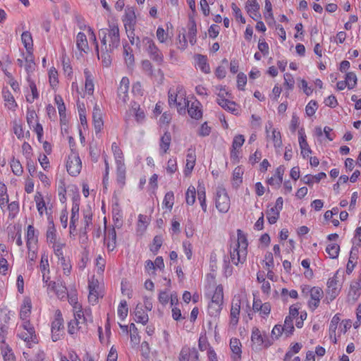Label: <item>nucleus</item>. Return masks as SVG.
<instances>
[{"label": "nucleus", "mask_w": 361, "mask_h": 361, "mask_svg": "<svg viewBox=\"0 0 361 361\" xmlns=\"http://www.w3.org/2000/svg\"><path fill=\"white\" fill-rule=\"evenodd\" d=\"M79 219V204L74 203L71 209V216L70 221V232L72 233L75 231V223Z\"/></svg>", "instance_id": "nucleus-25"}, {"label": "nucleus", "mask_w": 361, "mask_h": 361, "mask_svg": "<svg viewBox=\"0 0 361 361\" xmlns=\"http://www.w3.org/2000/svg\"><path fill=\"white\" fill-rule=\"evenodd\" d=\"M77 47L80 51H85L88 47L87 37L85 33L80 32L76 38Z\"/></svg>", "instance_id": "nucleus-42"}, {"label": "nucleus", "mask_w": 361, "mask_h": 361, "mask_svg": "<svg viewBox=\"0 0 361 361\" xmlns=\"http://www.w3.org/2000/svg\"><path fill=\"white\" fill-rule=\"evenodd\" d=\"M2 95L5 102V106L8 109L15 111L18 104L11 92L8 90L3 89Z\"/></svg>", "instance_id": "nucleus-20"}, {"label": "nucleus", "mask_w": 361, "mask_h": 361, "mask_svg": "<svg viewBox=\"0 0 361 361\" xmlns=\"http://www.w3.org/2000/svg\"><path fill=\"white\" fill-rule=\"evenodd\" d=\"M64 334L63 319L59 310L55 312V319L51 323V339L54 342L60 340Z\"/></svg>", "instance_id": "nucleus-4"}, {"label": "nucleus", "mask_w": 361, "mask_h": 361, "mask_svg": "<svg viewBox=\"0 0 361 361\" xmlns=\"http://www.w3.org/2000/svg\"><path fill=\"white\" fill-rule=\"evenodd\" d=\"M123 55L127 66H133L134 64V55L132 54L131 48L128 44L123 45Z\"/></svg>", "instance_id": "nucleus-40"}, {"label": "nucleus", "mask_w": 361, "mask_h": 361, "mask_svg": "<svg viewBox=\"0 0 361 361\" xmlns=\"http://www.w3.org/2000/svg\"><path fill=\"white\" fill-rule=\"evenodd\" d=\"M142 44L147 51L149 57L158 63H161L164 60V56L159 48L154 44L152 39L145 37L142 39Z\"/></svg>", "instance_id": "nucleus-3"}, {"label": "nucleus", "mask_w": 361, "mask_h": 361, "mask_svg": "<svg viewBox=\"0 0 361 361\" xmlns=\"http://www.w3.org/2000/svg\"><path fill=\"white\" fill-rule=\"evenodd\" d=\"M324 292L319 287L314 286L310 293V300L308 301V306L312 311L316 310L319 305Z\"/></svg>", "instance_id": "nucleus-11"}, {"label": "nucleus", "mask_w": 361, "mask_h": 361, "mask_svg": "<svg viewBox=\"0 0 361 361\" xmlns=\"http://www.w3.org/2000/svg\"><path fill=\"white\" fill-rule=\"evenodd\" d=\"M188 37L192 45L196 42L197 26L196 23L193 18H190L188 23Z\"/></svg>", "instance_id": "nucleus-29"}, {"label": "nucleus", "mask_w": 361, "mask_h": 361, "mask_svg": "<svg viewBox=\"0 0 361 361\" xmlns=\"http://www.w3.org/2000/svg\"><path fill=\"white\" fill-rule=\"evenodd\" d=\"M251 341L259 347L264 345L265 348H268L272 344L269 338H264L262 337L259 330L257 328L252 330Z\"/></svg>", "instance_id": "nucleus-15"}, {"label": "nucleus", "mask_w": 361, "mask_h": 361, "mask_svg": "<svg viewBox=\"0 0 361 361\" xmlns=\"http://www.w3.org/2000/svg\"><path fill=\"white\" fill-rule=\"evenodd\" d=\"M217 103L222 108L231 112H235L236 111L235 103L234 102H231L227 99H225L223 96H221L220 94H218Z\"/></svg>", "instance_id": "nucleus-26"}, {"label": "nucleus", "mask_w": 361, "mask_h": 361, "mask_svg": "<svg viewBox=\"0 0 361 361\" xmlns=\"http://www.w3.org/2000/svg\"><path fill=\"white\" fill-rule=\"evenodd\" d=\"M340 246L338 244L332 243L327 245L326 252L331 259H336L338 257Z\"/></svg>", "instance_id": "nucleus-45"}, {"label": "nucleus", "mask_w": 361, "mask_h": 361, "mask_svg": "<svg viewBox=\"0 0 361 361\" xmlns=\"http://www.w3.org/2000/svg\"><path fill=\"white\" fill-rule=\"evenodd\" d=\"M59 261L63 268V274L68 276L71 274L72 269L69 260L66 259L64 257H61L60 259H59Z\"/></svg>", "instance_id": "nucleus-62"}, {"label": "nucleus", "mask_w": 361, "mask_h": 361, "mask_svg": "<svg viewBox=\"0 0 361 361\" xmlns=\"http://www.w3.org/2000/svg\"><path fill=\"white\" fill-rule=\"evenodd\" d=\"M285 171L283 166H279L274 176L268 179V183L272 186L279 187L283 181V176Z\"/></svg>", "instance_id": "nucleus-18"}, {"label": "nucleus", "mask_w": 361, "mask_h": 361, "mask_svg": "<svg viewBox=\"0 0 361 361\" xmlns=\"http://www.w3.org/2000/svg\"><path fill=\"white\" fill-rule=\"evenodd\" d=\"M31 308L32 304L29 298H25L23 300V305L21 306L20 312V317L23 322L29 321L27 318L30 316Z\"/></svg>", "instance_id": "nucleus-23"}, {"label": "nucleus", "mask_w": 361, "mask_h": 361, "mask_svg": "<svg viewBox=\"0 0 361 361\" xmlns=\"http://www.w3.org/2000/svg\"><path fill=\"white\" fill-rule=\"evenodd\" d=\"M241 300L240 297H234L232 300L230 312V325L235 327L238 323L240 312Z\"/></svg>", "instance_id": "nucleus-8"}, {"label": "nucleus", "mask_w": 361, "mask_h": 361, "mask_svg": "<svg viewBox=\"0 0 361 361\" xmlns=\"http://www.w3.org/2000/svg\"><path fill=\"white\" fill-rule=\"evenodd\" d=\"M224 301V292L222 285H218L214 290L212 297V302H216L217 304L223 305Z\"/></svg>", "instance_id": "nucleus-38"}, {"label": "nucleus", "mask_w": 361, "mask_h": 361, "mask_svg": "<svg viewBox=\"0 0 361 361\" xmlns=\"http://www.w3.org/2000/svg\"><path fill=\"white\" fill-rule=\"evenodd\" d=\"M125 21V27L126 30H134V26L135 24V16L134 12H130L126 13Z\"/></svg>", "instance_id": "nucleus-53"}, {"label": "nucleus", "mask_w": 361, "mask_h": 361, "mask_svg": "<svg viewBox=\"0 0 361 361\" xmlns=\"http://www.w3.org/2000/svg\"><path fill=\"white\" fill-rule=\"evenodd\" d=\"M111 149L113 151L116 164H118V162H119V161L121 162H123V152L116 142L112 143Z\"/></svg>", "instance_id": "nucleus-58"}, {"label": "nucleus", "mask_w": 361, "mask_h": 361, "mask_svg": "<svg viewBox=\"0 0 361 361\" xmlns=\"http://www.w3.org/2000/svg\"><path fill=\"white\" fill-rule=\"evenodd\" d=\"M89 295L88 300L92 304H95L98 301V293L97 290V286L94 283V282L92 281L89 283Z\"/></svg>", "instance_id": "nucleus-34"}, {"label": "nucleus", "mask_w": 361, "mask_h": 361, "mask_svg": "<svg viewBox=\"0 0 361 361\" xmlns=\"http://www.w3.org/2000/svg\"><path fill=\"white\" fill-rule=\"evenodd\" d=\"M92 120L96 133H99L103 128L102 113L98 105H95L92 112Z\"/></svg>", "instance_id": "nucleus-13"}, {"label": "nucleus", "mask_w": 361, "mask_h": 361, "mask_svg": "<svg viewBox=\"0 0 361 361\" xmlns=\"http://www.w3.org/2000/svg\"><path fill=\"white\" fill-rule=\"evenodd\" d=\"M171 141V134L169 132H166L161 137L160 140V149L161 154H164L167 152L169 149Z\"/></svg>", "instance_id": "nucleus-31"}, {"label": "nucleus", "mask_w": 361, "mask_h": 361, "mask_svg": "<svg viewBox=\"0 0 361 361\" xmlns=\"http://www.w3.org/2000/svg\"><path fill=\"white\" fill-rule=\"evenodd\" d=\"M268 139L272 140L274 145L276 148H279L282 146L281 136L279 131L276 129H272L271 135H267Z\"/></svg>", "instance_id": "nucleus-41"}, {"label": "nucleus", "mask_w": 361, "mask_h": 361, "mask_svg": "<svg viewBox=\"0 0 361 361\" xmlns=\"http://www.w3.org/2000/svg\"><path fill=\"white\" fill-rule=\"evenodd\" d=\"M197 197L202 210L207 212L206 192L204 187H198Z\"/></svg>", "instance_id": "nucleus-47"}, {"label": "nucleus", "mask_w": 361, "mask_h": 361, "mask_svg": "<svg viewBox=\"0 0 361 361\" xmlns=\"http://www.w3.org/2000/svg\"><path fill=\"white\" fill-rule=\"evenodd\" d=\"M222 305L221 304L210 302L208 305V314L212 317H217L222 310Z\"/></svg>", "instance_id": "nucleus-46"}, {"label": "nucleus", "mask_w": 361, "mask_h": 361, "mask_svg": "<svg viewBox=\"0 0 361 361\" xmlns=\"http://www.w3.org/2000/svg\"><path fill=\"white\" fill-rule=\"evenodd\" d=\"M196 190L194 186H190L185 193V201L188 205H192L195 202Z\"/></svg>", "instance_id": "nucleus-48"}, {"label": "nucleus", "mask_w": 361, "mask_h": 361, "mask_svg": "<svg viewBox=\"0 0 361 361\" xmlns=\"http://www.w3.org/2000/svg\"><path fill=\"white\" fill-rule=\"evenodd\" d=\"M128 308L127 302L125 300H123L120 302L118 307V315L121 320H124L128 315Z\"/></svg>", "instance_id": "nucleus-50"}, {"label": "nucleus", "mask_w": 361, "mask_h": 361, "mask_svg": "<svg viewBox=\"0 0 361 361\" xmlns=\"http://www.w3.org/2000/svg\"><path fill=\"white\" fill-rule=\"evenodd\" d=\"M54 100L57 105L60 117L64 118L66 116V106L62 97L60 95H56Z\"/></svg>", "instance_id": "nucleus-52"}, {"label": "nucleus", "mask_w": 361, "mask_h": 361, "mask_svg": "<svg viewBox=\"0 0 361 361\" xmlns=\"http://www.w3.org/2000/svg\"><path fill=\"white\" fill-rule=\"evenodd\" d=\"M56 238V229L54 227V224L51 221H50V225L49 226L48 229L47 231V239L49 243H55Z\"/></svg>", "instance_id": "nucleus-54"}, {"label": "nucleus", "mask_w": 361, "mask_h": 361, "mask_svg": "<svg viewBox=\"0 0 361 361\" xmlns=\"http://www.w3.org/2000/svg\"><path fill=\"white\" fill-rule=\"evenodd\" d=\"M21 40L27 52L32 51L33 40L31 33L28 31L23 32L21 35Z\"/></svg>", "instance_id": "nucleus-32"}, {"label": "nucleus", "mask_w": 361, "mask_h": 361, "mask_svg": "<svg viewBox=\"0 0 361 361\" xmlns=\"http://www.w3.org/2000/svg\"><path fill=\"white\" fill-rule=\"evenodd\" d=\"M230 198L225 188L218 187L215 193V204L221 213H226L230 208Z\"/></svg>", "instance_id": "nucleus-2"}, {"label": "nucleus", "mask_w": 361, "mask_h": 361, "mask_svg": "<svg viewBox=\"0 0 361 361\" xmlns=\"http://www.w3.org/2000/svg\"><path fill=\"white\" fill-rule=\"evenodd\" d=\"M106 30V36L109 38V47L110 51L118 48L120 45V35L118 25L113 24L109 25V30Z\"/></svg>", "instance_id": "nucleus-7"}, {"label": "nucleus", "mask_w": 361, "mask_h": 361, "mask_svg": "<svg viewBox=\"0 0 361 361\" xmlns=\"http://www.w3.org/2000/svg\"><path fill=\"white\" fill-rule=\"evenodd\" d=\"M299 134V145L301 149V154L304 158L308 157L311 154L312 150L309 147V145L306 140V135L305 134L304 129L301 128L298 130Z\"/></svg>", "instance_id": "nucleus-16"}, {"label": "nucleus", "mask_w": 361, "mask_h": 361, "mask_svg": "<svg viewBox=\"0 0 361 361\" xmlns=\"http://www.w3.org/2000/svg\"><path fill=\"white\" fill-rule=\"evenodd\" d=\"M92 214L90 211H85L83 212V223L84 226L81 229V233L83 235H86L87 231L90 229V226L92 224Z\"/></svg>", "instance_id": "nucleus-37"}, {"label": "nucleus", "mask_w": 361, "mask_h": 361, "mask_svg": "<svg viewBox=\"0 0 361 361\" xmlns=\"http://www.w3.org/2000/svg\"><path fill=\"white\" fill-rule=\"evenodd\" d=\"M47 286L49 291H53L56 293L57 297L61 300H64L67 297V288L62 283H56L54 281H49L47 283H44Z\"/></svg>", "instance_id": "nucleus-9"}, {"label": "nucleus", "mask_w": 361, "mask_h": 361, "mask_svg": "<svg viewBox=\"0 0 361 361\" xmlns=\"http://www.w3.org/2000/svg\"><path fill=\"white\" fill-rule=\"evenodd\" d=\"M237 234L238 239L234 246L247 250L248 242L246 235L240 229H238Z\"/></svg>", "instance_id": "nucleus-33"}, {"label": "nucleus", "mask_w": 361, "mask_h": 361, "mask_svg": "<svg viewBox=\"0 0 361 361\" xmlns=\"http://www.w3.org/2000/svg\"><path fill=\"white\" fill-rule=\"evenodd\" d=\"M23 59L25 61V68L27 76H30V74L35 71L36 66L32 51L27 52L25 56L23 54Z\"/></svg>", "instance_id": "nucleus-21"}, {"label": "nucleus", "mask_w": 361, "mask_h": 361, "mask_svg": "<svg viewBox=\"0 0 361 361\" xmlns=\"http://www.w3.org/2000/svg\"><path fill=\"white\" fill-rule=\"evenodd\" d=\"M180 88H183L182 87H177L176 90L170 89L169 91V104L171 107L173 106V104L176 102L178 99V97L180 95V93L178 92V90Z\"/></svg>", "instance_id": "nucleus-59"}, {"label": "nucleus", "mask_w": 361, "mask_h": 361, "mask_svg": "<svg viewBox=\"0 0 361 361\" xmlns=\"http://www.w3.org/2000/svg\"><path fill=\"white\" fill-rule=\"evenodd\" d=\"M178 92L180 93V95L178 97V99L173 106L177 108V111L180 114H185L186 107H188L189 105V101L185 99V94L183 88H180Z\"/></svg>", "instance_id": "nucleus-14"}, {"label": "nucleus", "mask_w": 361, "mask_h": 361, "mask_svg": "<svg viewBox=\"0 0 361 361\" xmlns=\"http://www.w3.org/2000/svg\"><path fill=\"white\" fill-rule=\"evenodd\" d=\"M174 203V195L172 191L167 192L164 196L163 204L166 208L171 210Z\"/></svg>", "instance_id": "nucleus-56"}, {"label": "nucleus", "mask_w": 361, "mask_h": 361, "mask_svg": "<svg viewBox=\"0 0 361 361\" xmlns=\"http://www.w3.org/2000/svg\"><path fill=\"white\" fill-rule=\"evenodd\" d=\"M345 80L348 89H353L357 84V76L354 73L349 72L346 74Z\"/></svg>", "instance_id": "nucleus-63"}, {"label": "nucleus", "mask_w": 361, "mask_h": 361, "mask_svg": "<svg viewBox=\"0 0 361 361\" xmlns=\"http://www.w3.org/2000/svg\"><path fill=\"white\" fill-rule=\"evenodd\" d=\"M246 8L247 13L253 20H257L258 18L261 17L259 12V5L257 2V0H253L252 1H248L246 3Z\"/></svg>", "instance_id": "nucleus-17"}, {"label": "nucleus", "mask_w": 361, "mask_h": 361, "mask_svg": "<svg viewBox=\"0 0 361 361\" xmlns=\"http://www.w3.org/2000/svg\"><path fill=\"white\" fill-rule=\"evenodd\" d=\"M20 328H22L23 331L18 334V336L26 342L29 348H31L32 344L38 343L35 328L30 324V321L23 322Z\"/></svg>", "instance_id": "nucleus-1"}, {"label": "nucleus", "mask_w": 361, "mask_h": 361, "mask_svg": "<svg viewBox=\"0 0 361 361\" xmlns=\"http://www.w3.org/2000/svg\"><path fill=\"white\" fill-rule=\"evenodd\" d=\"M197 63L198 67L200 70L204 73H210V68L207 63V56L201 54H197L196 56Z\"/></svg>", "instance_id": "nucleus-35"}, {"label": "nucleus", "mask_w": 361, "mask_h": 361, "mask_svg": "<svg viewBox=\"0 0 361 361\" xmlns=\"http://www.w3.org/2000/svg\"><path fill=\"white\" fill-rule=\"evenodd\" d=\"M341 318L338 314H335L333 318L331 319L330 326H329V331H330V336L331 338H333V334H335L337 325L340 322Z\"/></svg>", "instance_id": "nucleus-60"}, {"label": "nucleus", "mask_w": 361, "mask_h": 361, "mask_svg": "<svg viewBox=\"0 0 361 361\" xmlns=\"http://www.w3.org/2000/svg\"><path fill=\"white\" fill-rule=\"evenodd\" d=\"M99 37L101 39L102 47L101 54H99V58L98 57V59H99L101 58L103 65L106 67H109L111 63L110 53L112 51H110L109 48H108L106 45V30L105 29L99 30Z\"/></svg>", "instance_id": "nucleus-5"}, {"label": "nucleus", "mask_w": 361, "mask_h": 361, "mask_svg": "<svg viewBox=\"0 0 361 361\" xmlns=\"http://www.w3.org/2000/svg\"><path fill=\"white\" fill-rule=\"evenodd\" d=\"M283 328L284 333L287 336L293 334L294 331V326L293 324V319L291 316H287L284 321V325L282 326Z\"/></svg>", "instance_id": "nucleus-49"}, {"label": "nucleus", "mask_w": 361, "mask_h": 361, "mask_svg": "<svg viewBox=\"0 0 361 361\" xmlns=\"http://www.w3.org/2000/svg\"><path fill=\"white\" fill-rule=\"evenodd\" d=\"M196 161V154L194 150L189 149L188 150L187 158H186V165H185V174L188 171L190 173L193 169Z\"/></svg>", "instance_id": "nucleus-30"}, {"label": "nucleus", "mask_w": 361, "mask_h": 361, "mask_svg": "<svg viewBox=\"0 0 361 361\" xmlns=\"http://www.w3.org/2000/svg\"><path fill=\"white\" fill-rule=\"evenodd\" d=\"M116 180L118 185L123 188L126 183V166L124 162H118L116 164Z\"/></svg>", "instance_id": "nucleus-22"}, {"label": "nucleus", "mask_w": 361, "mask_h": 361, "mask_svg": "<svg viewBox=\"0 0 361 361\" xmlns=\"http://www.w3.org/2000/svg\"><path fill=\"white\" fill-rule=\"evenodd\" d=\"M337 281L336 279L331 278L329 279L327 281V287L329 290H331L332 293L331 294V300H333L336 298L337 295Z\"/></svg>", "instance_id": "nucleus-61"}, {"label": "nucleus", "mask_w": 361, "mask_h": 361, "mask_svg": "<svg viewBox=\"0 0 361 361\" xmlns=\"http://www.w3.org/2000/svg\"><path fill=\"white\" fill-rule=\"evenodd\" d=\"M358 252V250L355 247H352L350 252V257L349 259L346 266V274H350L352 271H353L355 264H356V260H357V255Z\"/></svg>", "instance_id": "nucleus-24"}, {"label": "nucleus", "mask_w": 361, "mask_h": 361, "mask_svg": "<svg viewBox=\"0 0 361 361\" xmlns=\"http://www.w3.org/2000/svg\"><path fill=\"white\" fill-rule=\"evenodd\" d=\"M230 348L233 353L238 356V358H240L241 355V343L237 338H231L230 341Z\"/></svg>", "instance_id": "nucleus-43"}, {"label": "nucleus", "mask_w": 361, "mask_h": 361, "mask_svg": "<svg viewBox=\"0 0 361 361\" xmlns=\"http://www.w3.org/2000/svg\"><path fill=\"white\" fill-rule=\"evenodd\" d=\"M135 322L146 324L149 320L148 314L143 310L142 306L137 305L134 311Z\"/></svg>", "instance_id": "nucleus-27"}, {"label": "nucleus", "mask_w": 361, "mask_h": 361, "mask_svg": "<svg viewBox=\"0 0 361 361\" xmlns=\"http://www.w3.org/2000/svg\"><path fill=\"white\" fill-rule=\"evenodd\" d=\"M66 184L64 180H61L59 182V186H58V195L59 198L61 202L64 203L66 201Z\"/></svg>", "instance_id": "nucleus-57"}, {"label": "nucleus", "mask_w": 361, "mask_h": 361, "mask_svg": "<svg viewBox=\"0 0 361 361\" xmlns=\"http://www.w3.org/2000/svg\"><path fill=\"white\" fill-rule=\"evenodd\" d=\"M247 250L238 248L235 246L230 250V257L232 263L236 266L239 264H243L247 259Z\"/></svg>", "instance_id": "nucleus-10"}, {"label": "nucleus", "mask_w": 361, "mask_h": 361, "mask_svg": "<svg viewBox=\"0 0 361 361\" xmlns=\"http://www.w3.org/2000/svg\"><path fill=\"white\" fill-rule=\"evenodd\" d=\"M78 310L74 314V319L78 322V324L87 323V322H92L91 312L90 310H85L83 312L81 310V306L78 305Z\"/></svg>", "instance_id": "nucleus-19"}, {"label": "nucleus", "mask_w": 361, "mask_h": 361, "mask_svg": "<svg viewBox=\"0 0 361 361\" xmlns=\"http://www.w3.org/2000/svg\"><path fill=\"white\" fill-rule=\"evenodd\" d=\"M11 168L12 169L13 173L16 176L22 175L23 170V166L19 161V160L13 158L11 161Z\"/></svg>", "instance_id": "nucleus-55"}, {"label": "nucleus", "mask_w": 361, "mask_h": 361, "mask_svg": "<svg viewBox=\"0 0 361 361\" xmlns=\"http://www.w3.org/2000/svg\"><path fill=\"white\" fill-rule=\"evenodd\" d=\"M130 81L127 77H123L120 82V85L118 88V97L120 100L123 103H126L128 99V89H129Z\"/></svg>", "instance_id": "nucleus-12"}, {"label": "nucleus", "mask_w": 361, "mask_h": 361, "mask_svg": "<svg viewBox=\"0 0 361 361\" xmlns=\"http://www.w3.org/2000/svg\"><path fill=\"white\" fill-rule=\"evenodd\" d=\"M1 349L4 361H16L14 354L8 345H1Z\"/></svg>", "instance_id": "nucleus-44"}, {"label": "nucleus", "mask_w": 361, "mask_h": 361, "mask_svg": "<svg viewBox=\"0 0 361 361\" xmlns=\"http://www.w3.org/2000/svg\"><path fill=\"white\" fill-rule=\"evenodd\" d=\"M199 103L192 102L191 105L188 107V113L190 116L195 119H200L202 116V112L198 106Z\"/></svg>", "instance_id": "nucleus-36"}, {"label": "nucleus", "mask_w": 361, "mask_h": 361, "mask_svg": "<svg viewBox=\"0 0 361 361\" xmlns=\"http://www.w3.org/2000/svg\"><path fill=\"white\" fill-rule=\"evenodd\" d=\"M84 74L85 76V89L88 94H92L94 92V83L92 75L88 69H85Z\"/></svg>", "instance_id": "nucleus-39"}, {"label": "nucleus", "mask_w": 361, "mask_h": 361, "mask_svg": "<svg viewBox=\"0 0 361 361\" xmlns=\"http://www.w3.org/2000/svg\"><path fill=\"white\" fill-rule=\"evenodd\" d=\"M39 268L42 272V281L44 283H47L49 280V277L45 276V271L49 272V265L48 261V256L46 254H43L41 257Z\"/></svg>", "instance_id": "nucleus-28"}, {"label": "nucleus", "mask_w": 361, "mask_h": 361, "mask_svg": "<svg viewBox=\"0 0 361 361\" xmlns=\"http://www.w3.org/2000/svg\"><path fill=\"white\" fill-rule=\"evenodd\" d=\"M190 348L188 346H184L180 350L179 355V360L180 361H190Z\"/></svg>", "instance_id": "nucleus-64"}, {"label": "nucleus", "mask_w": 361, "mask_h": 361, "mask_svg": "<svg viewBox=\"0 0 361 361\" xmlns=\"http://www.w3.org/2000/svg\"><path fill=\"white\" fill-rule=\"evenodd\" d=\"M360 289V284L358 281L353 282L350 284L348 293L349 296H352L353 300H357L360 296L359 290Z\"/></svg>", "instance_id": "nucleus-51"}, {"label": "nucleus", "mask_w": 361, "mask_h": 361, "mask_svg": "<svg viewBox=\"0 0 361 361\" xmlns=\"http://www.w3.org/2000/svg\"><path fill=\"white\" fill-rule=\"evenodd\" d=\"M66 169L68 173L73 176H76L80 173L82 169V162L77 153L71 152L68 155L66 162Z\"/></svg>", "instance_id": "nucleus-6"}]
</instances>
